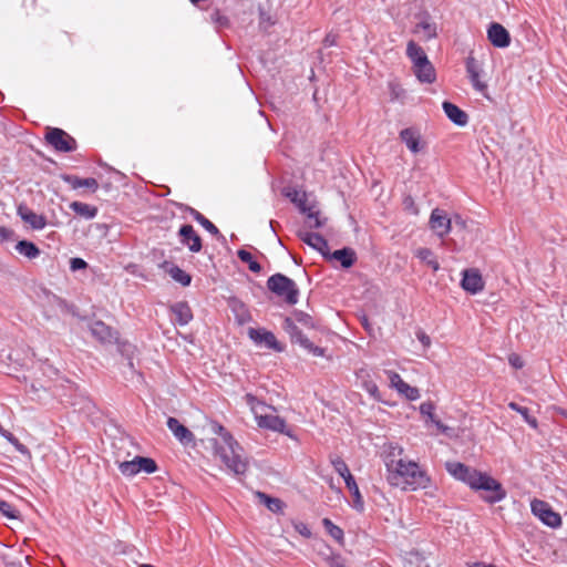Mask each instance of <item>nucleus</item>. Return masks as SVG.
I'll return each mask as SVG.
<instances>
[{"label":"nucleus","mask_w":567,"mask_h":567,"mask_svg":"<svg viewBox=\"0 0 567 567\" xmlns=\"http://www.w3.org/2000/svg\"><path fill=\"white\" fill-rule=\"evenodd\" d=\"M203 431L207 435L217 436L209 439V441L214 449V455L220 460L226 468L235 475L245 474L248 462L243 454L241 446L235 441L233 435L221 424L208 419L203 425Z\"/></svg>","instance_id":"obj_1"},{"label":"nucleus","mask_w":567,"mask_h":567,"mask_svg":"<svg viewBox=\"0 0 567 567\" xmlns=\"http://www.w3.org/2000/svg\"><path fill=\"white\" fill-rule=\"evenodd\" d=\"M445 466L452 476L464 482L471 488L488 492L489 495L485 496V499L489 503H497L506 496L502 485L487 474L460 462H447Z\"/></svg>","instance_id":"obj_2"},{"label":"nucleus","mask_w":567,"mask_h":567,"mask_svg":"<svg viewBox=\"0 0 567 567\" xmlns=\"http://www.w3.org/2000/svg\"><path fill=\"white\" fill-rule=\"evenodd\" d=\"M386 481L391 486L399 487L403 491H415L424 488L429 478L419 464L412 461H402L398 466L386 473Z\"/></svg>","instance_id":"obj_3"},{"label":"nucleus","mask_w":567,"mask_h":567,"mask_svg":"<svg viewBox=\"0 0 567 567\" xmlns=\"http://www.w3.org/2000/svg\"><path fill=\"white\" fill-rule=\"evenodd\" d=\"M244 400L254 413L258 426L280 433L285 432L286 422L284 419L275 414L265 413V411L269 409L268 405L259 401L255 395L250 393L246 394Z\"/></svg>","instance_id":"obj_4"},{"label":"nucleus","mask_w":567,"mask_h":567,"mask_svg":"<svg viewBox=\"0 0 567 567\" xmlns=\"http://www.w3.org/2000/svg\"><path fill=\"white\" fill-rule=\"evenodd\" d=\"M268 289L277 296L284 298L287 303L296 305L298 302L299 289L296 282L282 274H275L267 280Z\"/></svg>","instance_id":"obj_5"},{"label":"nucleus","mask_w":567,"mask_h":567,"mask_svg":"<svg viewBox=\"0 0 567 567\" xmlns=\"http://www.w3.org/2000/svg\"><path fill=\"white\" fill-rule=\"evenodd\" d=\"M45 140L59 152L69 153L76 148L75 140L61 128H50L45 135Z\"/></svg>","instance_id":"obj_6"},{"label":"nucleus","mask_w":567,"mask_h":567,"mask_svg":"<svg viewBox=\"0 0 567 567\" xmlns=\"http://www.w3.org/2000/svg\"><path fill=\"white\" fill-rule=\"evenodd\" d=\"M532 513L538 517L545 525L556 528L561 525V517L554 512L551 506L540 499H534L530 504Z\"/></svg>","instance_id":"obj_7"},{"label":"nucleus","mask_w":567,"mask_h":567,"mask_svg":"<svg viewBox=\"0 0 567 567\" xmlns=\"http://www.w3.org/2000/svg\"><path fill=\"white\" fill-rule=\"evenodd\" d=\"M249 338L257 344V346H264L267 349L282 352L284 348L281 343L277 340L276 336L264 328H250L248 330Z\"/></svg>","instance_id":"obj_8"},{"label":"nucleus","mask_w":567,"mask_h":567,"mask_svg":"<svg viewBox=\"0 0 567 567\" xmlns=\"http://www.w3.org/2000/svg\"><path fill=\"white\" fill-rule=\"evenodd\" d=\"M466 72L468 79L477 92L485 94L487 91V84L482 80L483 76V68L481 63L473 56H468L465 62Z\"/></svg>","instance_id":"obj_9"},{"label":"nucleus","mask_w":567,"mask_h":567,"mask_svg":"<svg viewBox=\"0 0 567 567\" xmlns=\"http://www.w3.org/2000/svg\"><path fill=\"white\" fill-rule=\"evenodd\" d=\"M429 224L430 228L440 238H443L451 231L452 220L443 209L434 208L431 213Z\"/></svg>","instance_id":"obj_10"},{"label":"nucleus","mask_w":567,"mask_h":567,"mask_svg":"<svg viewBox=\"0 0 567 567\" xmlns=\"http://www.w3.org/2000/svg\"><path fill=\"white\" fill-rule=\"evenodd\" d=\"M400 140L405 144L408 150L413 153L417 154L422 151H424L426 143L422 140L421 133L413 128L408 127L400 132Z\"/></svg>","instance_id":"obj_11"},{"label":"nucleus","mask_w":567,"mask_h":567,"mask_svg":"<svg viewBox=\"0 0 567 567\" xmlns=\"http://www.w3.org/2000/svg\"><path fill=\"white\" fill-rule=\"evenodd\" d=\"M462 275L461 286L465 291L476 295L484 289V281L477 269H465Z\"/></svg>","instance_id":"obj_12"},{"label":"nucleus","mask_w":567,"mask_h":567,"mask_svg":"<svg viewBox=\"0 0 567 567\" xmlns=\"http://www.w3.org/2000/svg\"><path fill=\"white\" fill-rule=\"evenodd\" d=\"M390 385L398 390V392L404 395L408 400L414 401L420 398L419 389L409 385L402 380V378L395 372H389Z\"/></svg>","instance_id":"obj_13"},{"label":"nucleus","mask_w":567,"mask_h":567,"mask_svg":"<svg viewBox=\"0 0 567 567\" xmlns=\"http://www.w3.org/2000/svg\"><path fill=\"white\" fill-rule=\"evenodd\" d=\"M487 37L491 43L497 48H506L511 43L508 31L499 23H492L487 30Z\"/></svg>","instance_id":"obj_14"},{"label":"nucleus","mask_w":567,"mask_h":567,"mask_svg":"<svg viewBox=\"0 0 567 567\" xmlns=\"http://www.w3.org/2000/svg\"><path fill=\"white\" fill-rule=\"evenodd\" d=\"M403 449L396 444L390 443L384 445L382 452L383 462L386 468V473L393 467L398 466L403 461Z\"/></svg>","instance_id":"obj_15"},{"label":"nucleus","mask_w":567,"mask_h":567,"mask_svg":"<svg viewBox=\"0 0 567 567\" xmlns=\"http://www.w3.org/2000/svg\"><path fill=\"white\" fill-rule=\"evenodd\" d=\"M18 215L24 223L30 225L32 229L41 230L47 226L45 217L43 215L34 213L27 206L20 205L18 207Z\"/></svg>","instance_id":"obj_16"},{"label":"nucleus","mask_w":567,"mask_h":567,"mask_svg":"<svg viewBox=\"0 0 567 567\" xmlns=\"http://www.w3.org/2000/svg\"><path fill=\"white\" fill-rule=\"evenodd\" d=\"M181 243L186 245L190 251L198 252L202 249L200 237L196 234L192 225H183L178 231Z\"/></svg>","instance_id":"obj_17"},{"label":"nucleus","mask_w":567,"mask_h":567,"mask_svg":"<svg viewBox=\"0 0 567 567\" xmlns=\"http://www.w3.org/2000/svg\"><path fill=\"white\" fill-rule=\"evenodd\" d=\"M167 427L174 434V436L184 445H188L194 442V434L175 417H168Z\"/></svg>","instance_id":"obj_18"},{"label":"nucleus","mask_w":567,"mask_h":567,"mask_svg":"<svg viewBox=\"0 0 567 567\" xmlns=\"http://www.w3.org/2000/svg\"><path fill=\"white\" fill-rule=\"evenodd\" d=\"M414 33L423 40L434 39L437 34L436 23L431 20L426 14L420 18V21L414 27Z\"/></svg>","instance_id":"obj_19"},{"label":"nucleus","mask_w":567,"mask_h":567,"mask_svg":"<svg viewBox=\"0 0 567 567\" xmlns=\"http://www.w3.org/2000/svg\"><path fill=\"white\" fill-rule=\"evenodd\" d=\"M282 194L289 198L302 214L310 212L313 207L308 203L307 194L303 190L287 187L284 189Z\"/></svg>","instance_id":"obj_20"},{"label":"nucleus","mask_w":567,"mask_h":567,"mask_svg":"<svg viewBox=\"0 0 567 567\" xmlns=\"http://www.w3.org/2000/svg\"><path fill=\"white\" fill-rule=\"evenodd\" d=\"M442 107L447 118L457 126H465L468 122L467 114L451 102H443Z\"/></svg>","instance_id":"obj_21"},{"label":"nucleus","mask_w":567,"mask_h":567,"mask_svg":"<svg viewBox=\"0 0 567 567\" xmlns=\"http://www.w3.org/2000/svg\"><path fill=\"white\" fill-rule=\"evenodd\" d=\"M90 330L92 334L102 342H117V332L112 331V329L106 326L102 321H95L91 324Z\"/></svg>","instance_id":"obj_22"},{"label":"nucleus","mask_w":567,"mask_h":567,"mask_svg":"<svg viewBox=\"0 0 567 567\" xmlns=\"http://www.w3.org/2000/svg\"><path fill=\"white\" fill-rule=\"evenodd\" d=\"M299 237L303 243L320 251L322 255H326L328 250V243L322 236L307 230H300Z\"/></svg>","instance_id":"obj_23"},{"label":"nucleus","mask_w":567,"mask_h":567,"mask_svg":"<svg viewBox=\"0 0 567 567\" xmlns=\"http://www.w3.org/2000/svg\"><path fill=\"white\" fill-rule=\"evenodd\" d=\"M173 320L179 326H186L193 319V312L187 302L179 301L171 307Z\"/></svg>","instance_id":"obj_24"},{"label":"nucleus","mask_w":567,"mask_h":567,"mask_svg":"<svg viewBox=\"0 0 567 567\" xmlns=\"http://www.w3.org/2000/svg\"><path fill=\"white\" fill-rule=\"evenodd\" d=\"M357 379L360 381L361 386L375 400L381 401V395L378 385L370 379L367 370L360 369L355 373Z\"/></svg>","instance_id":"obj_25"},{"label":"nucleus","mask_w":567,"mask_h":567,"mask_svg":"<svg viewBox=\"0 0 567 567\" xmlns=\"http://www.w3.org/2000/svg\"><path fill=\"white\" fill-rule=\"evenodd\" d=\"M282 328L290 336L293 342H298L302 344L305 348H308V340L303 337V334L301 333L300 329L295 323L292 318H286Z\"/></svg>","instance_id":"obj_26"},{"label":"nucleus","mask_w":567,"mask_h":567,"mask_svg":"<svg viewBox=\"0 0 567 567\" xmlns=\"http://www.w3.org/2000/svg\"><path fill=\"white\" fill-rule=\"evenodd\" d=\"M413 72L416 79L422 83L431 84L436 80L435 69L430 60L424 64L415 68Z\"/></svg>","instance_id":"obj_27"},{"label":"nucleus","mask_w":567,"mask_h":567,"mask_svg":"<svg viewBox=\"0 0 567 567\" xmlns=\"http://www.w3.org/2000/svg\"><path fill=\"white\" fill-rule=\"evenodd\" d=\"M256 497L272 513H280L285 507V504L281 499L271 497L262 492H257Z\"/></svg>","instance_id":"obj_28"},{"label":"nucleus","mask_w":567,"mask_h":567,"mask_svg":"<svg viewBox=\"0 0 567 567\" xmlns=\"http://www.w3.org/2000/svg\"><path fill=\"white\" fill-rule=\"evenodd\" d=\"M63 179L73 188L78 189L81 187H87L95 190L99 186L97 181L95 178H80L76 176L66 175Z\"/></svg>","instance_id":"obj_29"},{"label":"nucleus","mask_w":567,"mask_h":567,"mask_svg":"<svg viewBox=\"0 0 567 567\" xmlns=\"http://www.w3.org/2000/svg\"><path fill=\"white\" fill-rule=\"evenodd\" d=\"M331 257L338 260L343 268L351 267L355 261V252L351 248L336 250Z\"/></svg>","instance_id":"obj_30"},{"label":"nucleus","mask_w":567,"mask_h":567,"mask_svg":"<svg viewBox=\"0 0 567 567\" xmlns=\"http://www.w3.org/2000/svg\"><path fill=\"white\" fill-rule=\"evenodd\" d=\"M70 208L85 219H93L97 214L96 207L82 202H72Z\"/></svg>","instance_id":"obj_31"},{"label":"nucleus","mask_w":567,"mask_h":567,"mask_svg":"<svg viewBox=\"0 0 567 567\" xmlns=\"http://www.w3.org/2000/svg\"><path fill=\"white\" fill-rule=\"evenodd\" d=\"M344 483L353 496L354 507L360 511L363 509L362 496L360 494L359 487L352 474H348V477H346Z\"/></svg>","instance_id":"obj_32"},{"label":"nucleus","mask_w":567,"mask_h":567,"mask_svg":"<svg viewBox=\"0 0 567 567\" xmlns=\"http://www.w3.org/2000/svg\"><path fill=\"white\" fill-rule=\"evenodd\" d=\"M16 249L29 259L37 258L40 255V249L33 243L27 240H20L16 245Z\"/></svg>","instance_id":"obj_33"},{"label":"nucleus","mask_w":567,"mask_h":567,"mask_svg":"<svg viewBox=\"0 0 567 567\" xmlns=\"http://www.w3.org/2000/svg\"><path fill=\"white\" fill-rule=\"evenodd\" d=\"M415 256L420 260L426 262V265L430 266L434 271H437L440 269V264L434 258L432 250H430L429 248H419L415 252Z\"/></svg>","instance_id":"obj_34"},{"label":"nucleus","mask_w":567,"mask_h":567,"mask_svg":"<svg viewBox=\"0 0 567 567\" xmlns=\"http://www.w3.org/2000/svg\"><path fill=\"white\" fill-rule=\"evenodd\" d=\"M190 214H192L193 218L197 223H199L208 233H210L214 236L219 235L218 228L210 220H208L204 215H202L199 212L192 208Z\"/></svg>","instance_id":"obj_35"},{"label":"nucleus","mask_w":567,"mask_h":567,"mask_svg":"<svg viewBox=\"0 0 567 567\" xmlns=\"http://www.w3.org/2000/svg\"><path fill=\"white\" fill-rule=\"evenodd\" d=\"M508 408L513 411L518 412L523 416L525 422L528 423L532 427H534V429L537 427V420H536V417H534L529 414V411L527 408L520 406L515 402H509Z\"/></svg>","instance_id":"obj_36"},{"label":"nucleus","mask_w":567,"mask_h":567,"mask_svg":"<svg viewBox=\"0 0 567 567\" xmlns=\"http://www.w3.org/2000/svg\"><path fill=\"white\" fill-rule=\"evenodd\" d=\"M237 256L243 262L248 264V268L252 272H259L261 270L259 262L254 260L252 255L249 251H247L245 249H240L237 251Z\"/></svg>","instance_id":"obj_37"},{"label":"nucleus","mask_w":567,"mask_h":567,"mask_svg":"<svg viewBox=\"0 0 567 567\" xmlns=\"http://www.w3.org/2000/svg\"><path fill=\"white\" fill-rule=\"evenodd\" d=\"M322 524L333 539L339 543L343 540V530L339 526L334 525L329 518H323Z\"/></svg>","instance_id":"obj_38"},{"label":"nucleus","mask_w":567,"mask_h":567,"mask_svg":"<svg viewBox=\"0 0 567 567\" xmlns=\"http://www.w3.org/2000/svg\"><path fill=\"white\" fill-rule=\"evenodd\" d=\"M169 275L175 281L179 282L182 286H188L192 281L190 276L177 266L171 268Z\"/></svg>","instance_id":"obj_39"},{"label":"nucleus","mask_w":567,"mask_h":567,"mask_svg":"<svg viewBox=\"0 0 567 567\" xmlns=\"http://www.w3.org/2000/svg\"><path fill=\"white\" fill-rule=\"evenodd\" d=\"M136 464L138 465L140 472L143 471L151 474L157 470L155 461L150 457L136 456Z\"/></svg>","instance_id":"obj_40"},{"label":"nucleus","mask_w":567,"mask_h":567,"mask_svg":"<svg viewBox=\"0 0 567 567\" xmlns=\"http://www.w3.org/2000/svg\"><path fill=\"white\" fill-rule=\"evenodd\" d=\"M305 215L307 216V225L309 228H320L324 225L326 219L321 218L319 212L315 210L313 207Z\"/></svg>","instance_id":"obj_41"},{"label":"nucleus","mask_w":567,"mask_h":567,"mask_svg":"<svg viewBox=\"0 0 567 567\" xmlns=\"http://www.w3.org/2000/svg\"><path fill=\"white\" fill-rule=\"evenodd\" d=\"M120 471L125 476H133L140 473L136 456L132 461L122 462L120 464Z\"/></svg>","instance_id":"obj_42"},{"label":"nucleus","mask_w":567,"mask_h":567,"mask_svg":"<svg viewBox=\"0 0 567 567\" xmlns=\"http://www.w3.org/2000/svg\"><path fill=\"white\" fill-rule=\"evenodd\" d=\"M331 463L333 465V468L334 471L343 477V480H346V477H348V474H351L350 471H349V467L348 465L346 464V462L337 456L331 460Z\"/></svg>","instance_id":"obj_43"},{"label":"nucleus","mask_w":567,"mask_h":567,"mask_svg":"<svg viewBox=\"0 0 567 567\" xmlns=\"http://www.w3.org/2000/svg\"><path fill=\"white\" fill-rule=\"evenodd\" d=\"M234 311L236 312L239 323H245L250 320V315L244 303L236 301L234 305Z\"/></svg>","instance_id":"obj_44"},{"label":"nucleus","mask_w":567,"mask_h":567,"mask_svg":"<svg viewBox=\"0 0 567 567\" xmlns=\"http://www.w3.org/2000/svg\"><path fill=\"white\" fill-rule=\"evenodd\" d=\"M406 55L411 60V59L424 56L426 54H425L424 50L419 44H416L414 41H409V43L406 45Z\"/></svg>","instance_id":"obj_45"},{"label":"nucleus","mask_w":567,"mask_h":567,"mask_svg":"<svg viewBox=\"0 0 567 567\" xmlns=\"http://www.w3.org/2000/svg\"><path fill=\"white\" fill-rule=\"evenodd\" d=\"M210 21L216 24L218 28L227 27L229 23V20L226 16H224L219 10H215L210 14Z\"/></svg>","instance_id":"obj_46"},{"label":"nucleus","mask_w":567,"mask_h":567,"mask_svg":"<svg viewBox=\"0 0 567 567\" xmlns=\"http://www.w3.org/2000/svg\"><path fill=\"white\" fill-rule=\"evenodd\" d=\"M434 404L430 401L427 402H423L421 405H420V412L422 415L426 416L427 417V421H434Z\"/></svg>","instance_id":"obj_47"},{"label":"nucleus","mask_w":567,"mask_h":567,"mask_svg":"<svg viewBox=\"0 0 567 567\" xmlns=\"http://www.w3.org/2000/svg\"><path fill=\"white\" fill-rule=\"evenodd\" d=\"M0 512L10 519L18 518L17 511L2 499H0Z\"/></svg>","instance_id":"obj_48"},{"label":"nucleus","mask_w":567,"mask_h":567,"mask_svg":"<svg viewBox=\"0 0 567 567\" xmlns=\"http://www.w3.org/2000/svg\"><path fill=\"white\" fill-rule=\"evenodd\" d=\"M87 262L79 257H74L70 259V270L71 271H79L87 268Z\"/></svg>","instance_id":"obj_49"},{"label":"nucleus","mask_w":567,"mask_h":567,"mask_svg":"<svg viewBox=\"0 0 567 567\" xmlns=\"http://www.w3.org/2000/svg\"><path fill=\"white\" fill-rule=\"evenodd\" d=\"M293 527L296 532H298L301 536L309 538L311 536V532L308 526L302 522L293 523Z\"/></svg>","instance_id":"obj_50"},{"label":"nucleus","mask_w":567,"mask_h":567,"mask_svg":"<svg viewBox=\"0 0 567 567\" xmlns=\"http://www.w3.org/2000/svg\"><path fill=\"white\" fill-rule=\"evenodd\" d=\"M403 204H404V208L406 210H409L411 214H413V215L419 214V209L414 203V199L411 196H406L403 200Z\"/></svg>","instance_id":"obj_51"},{"label":"nucleus","mask_w":567,"mask_h":567,"mask_svg":"<svg viewBox=\"0 0 567 567\" xmlns=\"http://www.w3.org/2000/svg\"><path fill=\"white\" fill-rule=\"evenodd\" d=\"M10 443L16 447V450L18 452H20L21 454H29V450L27 449L25 445H23L22 443H20V441L13 436V437H10Z\"/></svg>","instance_id":"obj_52"},{"label":"nucleus","mask_w":567,"mask_h":567,"mask_svg":"<svg viewBox=\"0 0 567 567\" xmlns=\"http://www.w3.org/2000/svg\"><path fill=\"white\" fill-rule=\"evenodd\" d=\"M10 443L16 447V450L18 452H20L21 454H29V450L27 449L25 445H23L22 443H20V441L13 436V437H10Z\"/></svg>","instance_id":"obj_53"},{"label":"nucleus","mask_w":567,"mask_h":567,"mask_svg":"<svg viewBox=\"0 0 567 567\" xmlns=\"http://www.w3.org/2000/svg\"><path fill=\"white\" fill-rule=\"evenodd\" d=\"M509 363L514 369H522L525 365L523 357H509Z\"/></svg>","instance_id":"obj_54"},{"label":"nucleus","mask_w":567,"mask_h":567,"mask_svg":"<svg viewBox=\"0 0 567 567\" xmlns=\"http://www.w3.org/2000/svg\"><path fill=\"white\" fill-rule=\"evenodd\" d=\"M435 426L436 429L441 432V433H444V434H450V431L452 430L451 427L446 426L445 424H443L440 420L436 419V416H434V421H431Z\"/></svg>","instance_id":"obj_55"},{"label":"nucleus","mask_w":567,"mask_h":567,"mask_svg":"<svg viewBox=\"0 0 567 567\" xmlns=\"http://www.w3.org/2000/svg\"><path fill=\"white\" fill-rule=\"evenodd\" d=\"M429 61V58L427 55H424V56H421V58H415V59H411V62H412V66H413V70L422 64H424L425 62Z\"/></svg>","instance_id":"obj_56"},{"label":"nucleus","mask_w":567,"mask_h":567,"mask_svg":"<svg viewBox=\"0 0 567 567\" xmlns=\"http://www.w3.org/2000/svg\"><path fill=\"white\" fill-rule=\"evenodd\" d=\"M296 319H297L299 322L303 323L305 326L309 324V323H310V321H311V318H310L308 315L302 313V312H297V313H296Z\"/></svg>","instance_id":"obj_57"},{"label":"nucleus","mask_w":567,"mask_h":567,"mask_svg":"<svg viewBox=\"0 0 567 567\" xmlns=\"http://www.w3.org/2000/svg\"><path fill=\"white\" fill-rule=\"evenodd\" d=\"M11 231L6 227H0V239L2 241L9 239Z\"/></svg>","instance_id":"obj_58"},{"label":"nucleus","mask_w":567,"mask_h":567,"mask_svg":"<svg viewBox=\"0 0 567 567\" xmlns=\"http://www.w3.org/2000/svg\"><path fill=\"white\" fill-rule=\"evenodd\" d=\"M417 338H419V340H420V341H421L425 347H427V346L430 344V342H431V341H430V337H429V336H426L424 332H420V333L417 334Z\"/></svg>","instance_id":"obj_59"},{"label":"nucleus","mask_w":567,"mask_h":567,"mask_svg":"<svg viewBox=\"0 0 567 567\" xmlns=\"http://www.w3.org/2000/svg\"><path fill=\"white\" fill-rule=\"evenodd\" d=\"M467 566L468 567H496L495 565L485 564L483 561H476V563L467 564Z\"/></svg>","instance_id":"obj_60"},{"label":"nucleus","mask_w":567,"mask_h":567,"mask_svg":"<svg viewBox=\"0 0 567 567\" xmlns=\"http://www.w3.org/2000/svg\"><path fill=\"white\" fill-rule=\"evenodd\" d=\"M0 434H1L4 439H7L9 442H10V437H13V436H14L11 432H9V431H7V430H0Z\"/></svg>","instance_id":"obj_61"},{"label":"nucleus","mask_w":567,"mask_h":567,"mask_svg":"<svg viewBox=\"0 0 567 567\" xmlns=\"http://www.w3.org/2000/svg\"><path fill=\"white\" fill-rule=\"evenodd\" d=\"M326 43L332 45L334 43V40L331 39L329 35L326 38Z\"/></svg>","instance_id":"obj_62"},{"label":"nucleus","mask_w":567,"mask_h":567,"mask_svg":"<svg viewBox=\"0 0 567 567\" xmlns=\"http://www.w3.org/2000/svg\"><path fill=\"white\" fill-rule=\"evenodd\" d=\"M0 430H4V429L0 425Z\"/></svg>","instance_id":"obj_63"}]
</instances>
